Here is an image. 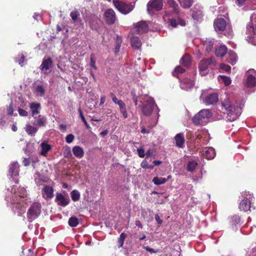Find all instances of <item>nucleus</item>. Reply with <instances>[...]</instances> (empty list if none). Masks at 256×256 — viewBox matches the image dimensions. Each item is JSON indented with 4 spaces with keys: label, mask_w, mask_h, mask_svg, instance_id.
<instances>
[{
    "label": "nucleus",
    "mask_w": 256,
    "mask_h": 256,
    "mask_svg": "<svg viewBox=\"0 0 256 256\" xmlns=\"http://www.w3.org/2000/svg\"><path fill=\"white\" fill-rule=\"evenodd\" d=\"M167 181L166 178L162 177H154L152 182L156 185H160L164 184Z\"/></svg>",
    "instance_id": "obj_35"
},
{
    "label": "nucleus",
    "mask_w": 256,
    "mask_h": 256,
    "mask_svg": "<svg viewBox=\"0 0 256 256\" xmlns=\"http://www.w3.org/2000/svg\"><path fill=\"white\" fill-rule=\"evenodd\" d=\"M42 197L46 200L52 198L54 196V189L52 186H45L42 190Z\"/></svg>",
    "instance_id": "obj_17"
},
{
    "label": "nucleus",
    "mask_w": 256,
    "mask_h": 256,
    "mask_svg": "<svg viewBox=\"0 0 256 256\" xmlns=\"http://www.w3.org/2000/svg\"><path fill=\"white\" fill-rule=\"evenodd\" d=\"M204 92V90L202 91L200 96V100L206 105L214 104L218 102V98L217 94L212 93L206 96Z\"/></svg>",
    "instance_id": "obj_8"
},
{
    "label": "nucleus",
    "mask_w": 256,
    "mask_h": 256,
    "mask_svg": "<svg viewBox=\"0 0 256 256\" xmlns=\"http://www.w3.org/2000/svg\"><path fill=\"white\" fill-rule=\"evenodd\" d=\"M78 112H79V114H80V117L82 121L84 122V125L86 126V128L88 130H91V127L90 126V125L86 122V118L84 117V115L82 114V111L80 108L78 109Z\"/></svg>",
    "instance_id": "obj_42"
},
{
    "label": "nucleus",
    "mask_w": 256,
    "mask_h": 256,
    "mask_svg": "<svg viewBox=\"0 0 256 256\" xmlns=\"http://www.w3.org/2000/svg\"><path fill=\"white\" fill-rule=\"evenodd\" d=\"M244 199L242 200L239 204V208L240 210L247 212L250 210V200L252 198L250 194H247L246 192L242 194Z\"/></svg>",
    "instance_id": "obj_11"
},
{
    "label": "nucleus",
    "mask_w": 256,
    "mask_h": 256,
    "mask_svg": "<svg viewBox=\"0 0 256 256\" xmlns=\"http://www.w3.org/2000/svg\"><path fill=\"white\" fill-rule=\"evenodd\" d=\"M214 40L212 38H206L204 43V46L205 47L206 50V52H210L212 50L214 44Z\"/></svg>",
    "instance_id": "obj_32"
},
{
    "label": "nucleus",
    "mask_w": 256,
    "mask_h": 256,
    "mask_svg": "<svg viewBox=\"0 0 256 256\" xmlns=\"http://www.w3.org/2000/svg\"><path fill=\"white\" fill-rule=\"evenodd\" d=\"M18 112L19 114L22 116H26L28 114V112L27 111L21 108H19L18 109Z\"/></svg>",
    "instance_id": "obj_53"
},
{
    "label": "nucleus",
    "mask_w": 256,
    "mask_h": 256,
    "mask_svg": "<svg viewBox=\"0 0 256 256\" xmlns=\"http://www.w3.org/2000/svg\"><path fill=\"white\" fill-rule=\"evenodd\" d=\"M247 40L249 43L256 46V26H254L252 24H249L246 28Z\"/></svg>",
    "instance_id": "obj_10"
},
{
    "label": "nucleus",
    "mask_w": 256,
    "mask_h": 256,
    "mask_svg": "<svg viewBox=\"0 0 256 256\" xmlns=\"http://www.w3.org/2000/svg\"><path fill=\"white\" fill-rule=\"evenodd\" d=\"M214 28L218 32L226 30L224 34L228 37L232 35V30L230 28H226V22L222 18H218L214 22Z\"/></svg>",
    "instance_id": "obj_6"
},
{
    "label": "nucleus",
    "mask_w": 256,
    "mask_h": 256,
    "mask_svg": "<svg viewBox=\"0 0 256 256\" xmlns=\"http://www.w3.org/2000/svg\"><path fill=\"white\" fill-rule=\"evenodd\" d=\"M126 238V234L122 232L120 234V238H118V243L120 244V246L122 247L124 244V240Z\"/></svg>",
    "instance_id": "obj_48"
},
{
    "label": "nucleus",
    "mask_w": 256,
    "mask_h": 256,
    "mask_svg": "<svg viewBox=\"0 0 256 256\" xmlns=\"http://www.w3.org/2000/svg\"><path fill=\"white\" fill-rule=\"evenodd\" d=\"M142 133L144 134H148L149 133V131L146 129L144 128H142L141 130Z\"/></svg>",
    "instance_id": "obj_63"
},
{
    "label": "nucleus",
    "mask_w": 256,
    "mask_h": 256,
    "mask_svg": "<svg viewBox=\"0 0 256 256\" xmlns=\"http://www.w3.org/2000/svg\"><path fill=\"white\" fill-rule=\"evenodd\" d=\"M146 156H150L152 155V151L151 150H148L146 152Z\"/></svg>",
    "instance_id": "obj_64"
},
{
    "label": "nucleus",
    "mask_w": 256,
    "mask_h": 256,
    "mask_svg": "<svg viewBox=\"0 0 256 256\" xmlns=\"http://www.w3.org/2000/svg\"><path fill=\"white\" fill-rule=\"evenodd\" d=\"M185 71L184 69L182 68L180 66H178L176 68L174 75L175 76V74H182Z\"/></svg>",
    "instance_id": "obj_52"
},
{
    "label": "nucleus",
    "mask_w": 256,
    "mask_h": 256,
    "mask_svg": "<svg viewBox=\"0 0 256 256\" xmlns=\"http://www.w3.org/2000/svg\"><path fill=\"white\" fill-rule=\"evenodd\" d=\"M90 66L94 68V70H96L97 68L96 66V62L93 58V56L92 54L90 56Z\"/></svg>",
    "instance_id": "obj_55"
},
{
    "label": "nucleus",
    "mask_w": 256,
    "mask_h": 256,
    "mask_svg": "<svg viewBox=\"0 0 256 256\" xmlns=\"http://www.w3.org/2000/svg\"><path fill=\"white\" fill-rule=\"evenodd\" d=\"M144 249L146 250L147 251L151 252V253H156L158 252V250H155L153 248H150L148 246H145Z\"/></svg>",
    "instance_id": "obj_58"
},
{
    "label": "nucleus",
    "mask_w": 256,
    "mask_h": 256,
    "mask_svg": "<svg viewBox=\"0 0 256 256\" xmlns=\"http://www.w3.org/2000/svg\"><path fill=\"white\" fill-rule=\"evenodd\" d=\"M168 5L174 9L175 12H178V5L174 0H166Z\"/></svg>",
    "instance_id": "obj_37"
},
{
    "label": "nucleus",
    "mask_w": 256,
    "mask_h": 256,
    "mask_svg": "<svg viewBox=\"0 0 256 256\" xmlns=\"http://www.w3.org/2000/svg\"><path fill=\"white\" fill-rule=\"evenodd\" d=\"M203 152L204 156L208 160L214 158L216 156L214 150L212 148H205Z\"/></svg>",
    "instance_id": "obj_25"
},
{
    "label": "nucleus",
    "mask_w": 256,
    "mask_h": 256,
    "mask_svg": "<svg viewBox=\"0 0 256 256\" xmlns=\"http://www.w3.org/2000/svg\"><path fill=\"white\" fill-rule=\"evenodd\" d=\"M56 202L58 205L64 207L68 206L70 202L68 196H64L60 193H57L56 197Z\"/></svg>",
    "instance_id": "obj_15"
},
{
    "label": "nucleus",
    "mask_w": 256,
    "mask_h": 256,
    "mask_svg": "<svg viewBox=\"0 0 256 256\" xmlns=\"http://www.w3.org/2000/svg\"><path fill=\"white\" fill-rule=\"evenodd\" d=\"M212 116L211 111L208 109H203L196 114L192 119L196 125H205Z\"/></svg>",
    "instance_id": "obj_3"
},
{
    "label": "nucleus",
    "mask_w": 256,
    "mask_h": 256,
    "mask_svg": "<svg viewBox=\"0 0 256 256\" xmlns=\"http://www.w3.org/2000/svg\"><path fill=\"white\" fill-rule=\"evenodd\" d=\"M70 16L74 22L78 20V18L80 16V13L76 10H72L70 13Z\"/></svg>",
    "instance_id": "obj_41"
},
{
    "label": "nucleus",
    "mask_w": 256,
    "mask_h": 256,
    "mask_svg": "<svg viewBox=\"0 0 256 256\" xmlns=\"http://www.w3.org/2000/svg\"><path fill=\"white\" fill-rule=\"evenodd\" d=\"M227 48L225 46H220L216 50V54L217 56L223 57L226 53Z\"/></svg>",
    "instance_id": "obj_29"
},
{
    "label": "nucleus",
    "mask_w": 256,
    "mask_h": 256,
    "mask_svg": "<svg viewBox=\"0 0 256 256\" xmlns=\"http://www.w3.org/2000/svg\"><path fill=\"white\" fill-rule=\"evenodd\" d=\"M222 106L226 111L228 120L232 122L236 120L242 112V108L238 104H233L228 98L225 99L222 102Z\"/></svg>",
    "instance_id": "obj_2"
},
{
    "label": "nucleus",
    "mask_w": 256,
    "mask_h": 256,
    "mask_svg": "<svg viewBox=\"0 0 256 256\" xmlns=\"http://www.w3.org/2000/svg\"><path fill=\"white\" fill-rule=\"evenodd\" d=\"M46 83L40 82L36 84L34 87V93L36 96L43 97L46 90Z\"/></svg>",
    "instance_id": "obj_13"
},
{
    "label": "nucleus",
    "mask_w": 256,
    "mask_h": 256,
    "mask_svg": "<svg viewBox=\"0 0 256 256\" xmlns=\"http://www.w3.org/2000/svg\"><path fill=\"white\" fill-rule=\"evenodd\" d=\"M246 84L248 87L256 86V72L254 70H249L248 72Z\"/></svg>",
    "instance_id": "obj_14"
},
{
    "label": "nucleus",
    "mask_w": 256,
    "mask_h": 256,
    "mask_svg": "<svg viewBox=\"0 0 256 256\" xmlns=\"http://www.w3.org/2000/svg\"><path fill=\"white\" fill-rule=\"evenodd\" d=\"M74 138V136L72 134H69L66 136V141L67 143L70 144L72 142Z\"/></svg>",
    "instance_id": "obj_51"
},
{
    "label": "nucleus",
    "mask_w": 256,
    "mask_h": 256,
    "mask_svg": "<svg viewBox=\"0 0 256 256\" xmlns=\"http://www.w3.org/2000/svg\"><path fill=\"white\" fill-rule=\"evenodd\" d=\"M131 96L132 97V100L134 102L135 105H137L138 104V100H137L135 92H132Z\"/></svg>",
    "instance_id": "obj_57"
},
{
    "label": "nucleus",
    "mask_w": 256,
    "mask_h": 256,
    "mask_svg": "<svg viewBox=\"0 0 256 256\" xmlns=\"http://www.w3.org/2000/svg\"><path fill=\"white\" fill-rule=\"evenodd\" d=\"M140 102L142 104V108L143 114L146 116L150 114L155 106L154 100L145 96L142 98Z\"/></svg>",
    "instance_id": "obj_4"
},
{
    "label": "nucleus",
    "mask_w": 256,
    "mask_h": 256,
    "mask_svg": "<svg viewBox=\"0 0 256 256\" xmlns=\"http://www.w3.org/2000/svg\"><path fill=\"white\" fill-rule=\"evenodd\" d=\"M6 199L12 204V208L13 212L18 216L24 214L26 206L30 202L26 191L22 187H12L10 190L8 189Z\"/></svg>",
    "instance_id": "obj_1"
},
{
    "label": "nucleus",
    "mask_w": 256,
    "mask_h": 256,
    "mask_svg": "<svg viewBox=\"0 0 256 256\" xmlns=\"http://www.w3.org/2000/svg\"><path fill=\"white\" fill-rule=\"evenodd\" d=\"M163 2L162 0H151L147 4V10L150 14L152 10H160L162 9Z\"/></svg>",
    "instance_id": "obj_12"
},
{
    "label": "nucleus",
    "mask_w": 256,
    "mask_h": 256,
    "mask_svg": "<svg viewBox=\"0 0 256 256\" xmlns=\"http://www.w3.org/2000/svg\"><path fill=\"white\" fill-rule=\"evenodd\" d=\"M182 64L186 66H188L190 64V56L189 54H185L181 59Z\"/></svg>",
    "instance_id": "obj_34"
},
{
    "label": "nucleus",
    "mask_w": 256,
    "mask_h": 256,
    "mask_svg": "<svg viewBox=\"0 0 256 256\" xmlns=\"http://www.w3.org/2000/svg\"><path fill=\"white\" fill-rule=\"evenodd\" d=\"M24 56L23 54H20L18 56V57L16 58V62H18V64L22 66L23 65V63L24 62Z\"/></svg>",
    "instance_id": "obj_50"
},
{
    "label": "nucleus",
    "mask_w": 256,
    "mask_h": 256,
    "mask_svg": "<svg viewBox=\"0 0 256 256\" xmlns=\"http://www.w3.org/2000/svg\"><path fill=\"white\" fill-rule=\"evenodd\" d=\"M40 146L41 148L40 154L42 156H46L50 150L51 146L46 142H42Z\"/></svg>",
    "instance_id": "obj_27"
},
{
    "label": "nucleus",
    "mask_w": 256,
    "mask_h": 256,
    "mask_svg": "<svg viewBox=\"0 0 256 256\" xmlns=\"http://www.w3.org/2000/svg\"><path fill=\"white\" fill-rule=\"evenodd\" d=\"M68 224L71 227H75L78 224V220L76 217H71L68 220Z\"/></svg>",
    "instance_id": "obj_40"
},
{
    "label": "nucleus",
    "mask_w": 256,
    "mask_h": 256,
    "mask_svg": "<svg viewBox=\"0 0 256 256\" xmlns=\"http://www.w3.org/2000/svg\"><path fill=\"white\" fill-rule=\"evenodd\" d=\"M135 28L138 34H142L148 32V26L146 22L140 21L135 25Z\"/></svg>",
    "instance_id": "obj_19"
},
{
    "label": "nucleus",
    "mask_w": 256,
    "mask_h": 256,
    "mask_svg": "<svg viewBox=\"0 0 256 256\" xmlns=\"http://www.w3.org/2000/svg\"><path fill=\"white\" fill-rule=\"evenodd\" d=\"M131 45L132 48L136 49H140L142 46V42L139 38L134 36L131 38Z\"/></svg>",
    "instance_id": "obj_30"
},
{
    "label": "nucleus",
    "mask_w": 256,
    "mask_h": 256,
    "mask_svg": "<svg viewBox=\"0 0 256 256\" xmlns=\"http://www.w3.org/2000/svg\"><path fill=\"white\" fill-rule=\"evenodd\" d=\"M30 108L32 112V115L33 117L37 115L40 112V104L38 102H32L30 104Z\"/></svg>",
    "instance_id": "obj_23"
},
{
    "label": "nucleus",
    "mask_w": 256,
    "mask_h": 256,
    "mask_svg": "<svg viewBox=\"0 0 256 256\" xmlns=\"http://www.w3.org/2000/svg\"><path fill=\"white\" fill-rule=\"evenodd\" d=\"M228 62L232 65H234L236 64L237 61V56L236 54L232 50H230L228 52Z\"/></svg>",
    "instance_id": "obj_31"
},
{
    "label": "nucleus",
    "mask_w": 256,
    "mask_h": 256,
    "mask_svg": "<svg viewBox=\"0 0 256 256\" xmlns=\"http://www.w3.org/2000/svg\"><path fill=\"white\" fill-rule=\"evenodd\" d=\"M176 144L180 148H182L184 146V139L183 134H178L175 136Z\"/></svg>",
    "instance_id": "obj_28"
},
{
    "label": "nucleus",
    "mask_w": 256,
    "mask_h": 256,
    "mask_svg": "<svg viewBox=\"0 0 256 256\" xmlns=\"http://www.w3.org/2000/svg\"><path fill=\"white\" fill-rule=\"evenodd\" d=\"M138 155L140 158H144L145 156L144 150L142 148H139L137 150Z\"/></svg>",
    "instance_id": "obj_54"
},
{
    "label": "nucleus",
    "mask_w": 256,
    "mask_h": 256,
    "mask_svg": "<svg viewBox=\"0 0 256 256\" xmlns=\"http://www.w3.org/2000/svg\"><path fill=\"white\" fill-rule=\"evenodd\" d=\"M120 109L121 113L122 114L124 118H126L128 117V114L126 112V108L125 104L120 106Z\"/></svg>",
    "instance_id": "obj_45"
},
{
    "label": "nucleus",
    "mask_w": 256,
    "mask_h": 256,
    "mask_svg": "<svg viewBox=\"0 0 256 256\" xmlns=\"http://www.w3.org/2000/svg\"><path fill=\"white\" fill-rule=\"evenodd\" d=\"M104 17L106 22L109 24H113L116 20L115 12L112 9H108L105 12Z\"/></svg>",
    "instance_id": "obj_16"
},
{
    "label": "nucleus",
    "mask_w": 256,
    "mask_h": 256,
    "mask_svg": "<svg viewBox=\"0 0 256 256\" xmlns=\"http://www.w3.org/2000/svg\"><path fill=\"white\" fill-rule=\"evenodd\" d=\"M108 130H104L100 133V135L102 136H104L108 134Z\"/></svg>",
    "instance_id": "obj_61"
},
{
    "label": "nucleus",
    "mask_w": 256,
    "mask_h": 256,
    "mask_svg": "<svg viewBox=\"0 0 256 256\" xmlns=\"http://www.w3.org/2000/svg\"><path fill=\"white\" fill-rule=\"evenodd\" d=\"M64 154L66 158H69L72 156L71 150L70 147L66 146L64 148Z\"/></svg>",
    "instance_id": "obj_46"
},
{
    "label": "nucleus",
    "mask_w": 256,
    "mask_h": 256,
    "mask_svg": "<svg viewBox=\"0 0 256 256\" xmlns=\"http://www.w3.org/2000/svg\"><path fill=\"white\" fill-rule=\"evenodd\" d=\"M140 166L142 168H144L152 169L154 168V166L148 164L146 160L142 161L140 164Z\"/></svg>",
    "instance_id": "obj_49"
},
{
    "label": "nucleus",
    "mask_w": 256,
    "mask_h": 256,
    "mask_svg": "<svg viewBox=\"0 0 256 256\" xmlns=\"http://www.w3.org/2000/svg\"><path fill=\"white\" fill-rule=\"evenodd\" d=\"M115 8L122 14H126L132 10L134 7V2L126 4L118 0H114Z\"/></svg>",
    "instance_id": "obj_7"
},
{
    "label": "nucleus",
    "mask_w": 256,
    "mask_h": 256,
    "mask_svg": "<svg viewBox=\"0 0 256 256\" xmlns=\"http://www.w3.org/2000/svg\"><path fill=\"white\" fill-rule=\"evenodd\" d=\"M170 24L172 28H176L178 24L181 26H184L186 24L185 22L180 19H178V22L174 18H171L170 20Z\"/></svg>",
    "instance_id": "obj_33"
},
{
    "label": "nucleus",
    "mask_w": 256,
    "mask_h": 256,
    "mask_svg": "<svg viewBox=\"0 0 256 256\" xmlns=\"http://www.w3.org/2000/svg\"><path fill=\"white\" fill-rule=\"evenodd\" d=\"M14 112L13 107L12 103L10 104L8 108V113L9 115H12Z\"/></svg>",
    "instance_id": "obj_56"
},
{
    "label": "nucleus",
    "mask_w": 256,
    "mask_h": 256,
    "mask_svg": "<svg viewBox=\"0 0 256 256\" xmlns=\"http://www.w3.org/2000/svg\"><path fill=\"white\" fill-rule=\"evenodd\" d=\"M155 220L159 224H161L162 222V220H160V217L158 214L155 216Z\"/></svg>",
    "instance_id": "obj_59"
},
{
    "label": "nucleus",
    "mask_w": 256,
    "mask_h": 256,
    "mask_svg": "<svg viewBox=\"0 0 256 256\" xmlns=\"http://www.w3.org/2000/svg\"><path fill=\"white\" fill-rule=\"evenodd\" d=\"M220 77L226 86H228L231 84L230 78L224 76H220Z\"/></svg>",
    "instance_id": "obj_44"
},
{
    "label": "nucleus",
    "mask_w": 256,
    "mask_h": 256,
    "mask_svg": "<svg viewBox=\"0 0 256 256\" xmlns=\"http://www.w3.org/2000/svg\"><path fill=\"white\" fill-rule=\"evenodd\" d=\"M74 156L78 158H82L84 156V151L82 148L80 146H74L72 149Z\"/></svg>",
    "instance_id": "obj_24"
},
{
    "label": "nucleus",
    "mask_w": 256,
    "mask_h": 256,
    "mask_svg": "<svg viewBox=\"0 0 256 256\" xmlns=\"http://www.w3.org/2000/svg\"><path fill=\"white\" fill-rule=\"evenodd\" d=\"M52 62L50 58L44 60L41 66L40 69L44 74H48L50 72V68L52 66Z\"/></svg>",
    "instance_id": "obj_21"
},
{
    "label": "nucleus",
    "mask_w": 256,
    "mask_h": 256,
    "mask_svg": "<svg viewBox=\"0 0 256 256\" xmlns=\"http://www.w3.org/2000/svg\"><path fill=\"white\" fill-rule=\"evenodd\" d=\"M9 176L12 178L18 175L19 173V165L17 162H13L11 163L9 166Z\"/></svg>",
    "instance_id": "obj_20"
},
{
    "label": "nucleus",
    "mask_w": 256,
    "mask_h": 256,
    "mask_svg": "<svg viewBox=\"0 0 256 256\" xmlns=\"http://www.w3.org/2000/svg\"><path fill=\"white\" fill-rule=\"evenodd\" d=\"M220 68L226 72H230L231 69L230 66L224 64H220Z\"/></svg>",
    "instance_id": "obj_47"
},
{
    "label": "nucleus",
    "mask_w": 256,
    "mask_h": 256,
    "mask_svg": "<svg viewBox=\"0 0 256 256\" xmlns=\"http://www.w3.org/2000/svg\"><path fill=\"white\" fill-rule=\"evenodd\" d=\"M214 64L215 61L212 58H206L202 60L199 64L198 66L200 74L202 76H206L208 72V66Z\"/></svg>",
    "instance_id": "obj_9"
},
{
    "label": "nucleus",
    "mask_w": 256,
    "mask_h": 256,
    "mask_svg": "<svg viewBox=\"0 0 256 256\" xmlns=\"http://www.w3.org/2000/svg\"><path fill=\"white\" fill-rule=\"evenodd\" d=\"M24 129L26 133L30 136L34 135L38 130L37 126H32L30 124H27Z\"/></svg>",
    "instance_id": "obj_26"
},
{
    "label": "nucleus",
    "mask_w": 256,
    "mask_h": 256,
    "mask_svg": "<svg viewBox=\"0 0 256 256\" xmlns=\"http://www.w3.org/2000/svg\"><path fill=\"white\" fill-rule=\"evenodd\" d=\"M182 7L189 8L192 4V0H178Z\"/></svg>",
    "instance_id": "obj_36"
},
{
    "label": "nucleus",
    "mask_w": 256,
    "mask_h": 256,
    "mask_svg": "<svg viewBox=\"0 0 256 256\" xmlns=\"http://www.w3.org/2000/svg\"><path fill=\"white\" fill-rule=\"evenodd\" d=\"M71 198L73 201L74 202H77L78 201L80 198V192L77 190H73L70 192Z\"/></svg>",
    "instance_id": "obj_38"
},
{
    "label": "nucleus",
    "mask_w": 256,
    "mask_h": 256,
    "mask_svg": "<svg viewBox=\"0 0 256 256\" xmlns=\"http://www.w3.org/2000/svg\"><path fill=\"white\" fill-rule=\"evenodd\" d=\"M42 206L38 202H33L28 208L27 218L30 222L37 218L41 213Z\"/></svg>",
    "instance_id": "obj_5"
},
{
    "label": "nucleus",
    "mask_w": 256,
    "mask_h": 256,
    "mask_svg": "<svg viewBox=\"0 0 256 256\" xmlns=\"http://www.w3.org/2000/svg\"><path fill=\"white\" fill-rule=\"evenodd\" d=\"M110 96L112 98L113 102H114L116 104H118L119 106L124 104L122 100H118V98H116L114 94L112 93Z\"/></svg>",
    "instance_id": "obj_43"
},
{
    "label": "nucleus",
    "mask_w": 256,
    "mask_h": 256,
    "mask_svg": "<svg viewBox=\"0 0 256 256\" xmlns=\"http://www.w3.org/2000/svg\"><path fill=\"white\" fill-rule=\"evenodd\" d=\"M194 86L193 80L190 79L186 78L180 82V86L182 89L186 90H188Z\"/></svg>",
    "instance_id": "obj_22"
},
{
    "label": "nucleus",
    "mask_w": 256,
    "mask_h": 256,
    "mask_svg": "<svg viewBox=\"0 0 256 256\" xmlns=\"http://www.w3.org/2000/svg\"><path fill=\"white\" fill-rule=\"evenodd\" d=\"M197 164V163L194 161L189 162L187 166V170L188 172H192L195 170Z\"/></svg>",
    "instance_id": "obj_39"
},
{
    "label": "nucleus",
    "mask_w": 256,
    "mask_h": 256,
    "mask_svg": "<svg viewBox=\"0 0 256 256\" xmlns=\"http://www.w3.org/2000/svg\"><path fill=\"white\" fill-rule=\"evenodd\" d=\"M23 164L25 166H28L30 164V160L28 158H25L23 160Z\"/></svg>",
    "instance_id": "obj_60"
},
{
    "label": "nucleus",
    "mask_w": 256,
    "mask_h": 256,
    "mask_svg": "<svg viewBox=\"0 0 256 256\" xmlns=\"http://www.w3.org/2000/svg\"><path fill=\"white\" fill-rule=\"evenodd\" d=\"M136 225L140 228H142V224H141L140 222V220H136Z\"/></svg>",
    "instance_id": "obj_62"
},
{
    "label": "nucleus",
    "mask_w": 256,
    "mask_h": 256,
    "mask_svg": "<svg viewBox=\"0 0 256 256\" xmlns=\"http://www.w3.org/2000/svg\"><path fill=\"white\" fill-rule=\"evenodd\" d=\"M34 120L33 122V124L37 127H43L45 126L47 123V119L46 116L38 115V116L34 117Z\"/></svg>",
    "instance_id": "obj_18"
}]
</instances>
